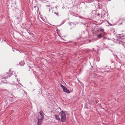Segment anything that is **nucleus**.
<instances>
[{"instance_id":"f257e3e1","label":"nucleus","mask_w":125,"mask_h":125,"mask_svg":"<svg viewBox=\"0 0 125 125\" xmlns=\"http://www.w3.org/2000/svg\"><path fill=\"white\" fill-rule=\"evenodd\" d=\"M11 75V73H5L3 75L0 76V79H6L9 77H10Z\"/></svg>"},{"instance_id":"f03ea898","label":"nucleus","mask_w":125,"mask_h":125,"mask_svg":"<svg viewBox=\"0 0 125 125\" xmlns=\"http://www.w3.org/2000/svg\"><path fill=\"white\" fill-rule=\"evenodd\" d=\"M61 117V122H65L66 120V115L65 113L63 111L60 112Z\"/></svg>"},{"instance_id":"7ed1b4c3","label":"nucleus","mask_w":125,"mask_h":125,"mask_svg":"<svg viewBox=\"0 0 125 125\" xmlns=\"http://www.w3.org/2000/svg\"><path fill=\"white\" fill-rule=\"evenodd\" d=\"M106 35V34L105 32L104 33H101L100 34L97 35V37L99 39H100Z\"/></svg>"},{"instance_id":"20e7f679","label":"nucleus","mask_w":125,"mask_h":125,"mask_svg":"<svg viewBox=\"0 0 125 125\" xmlns=\"http://www.w3.org/2000/svg\"><path fill=\"white\" fill-rule=\"evenodd\" d=\"M60 115H54V117L56 120H58V121H61V118L60 119Z\"/></svg>"},{"instance_id":"39448f33","label":"nucleus","mask_w":125,"mask_h":125,"mask_svg":"<svg viewBox=\"0 0 125 125\" xmlns=\"http://www.w3.org/2000/svg\"><path fill=\"white\" fill-rule=\"evenodd\" d=\"M44 118L39 119L38 122L37 124V125H40L42 123V122Z\"/></svg>"},{"instance_id":"423d86ee","label":"nucleus","mask_w":125,"mask_h":125,"mask_svg":"<svg viewBox=\"0 0 125 125\" xmlns=\"http://www.w3.org/2000/svg\"><path fill=\"white\" fill-rule=\"evenodd\" d=\"M118 35H119V37L120 38H122V39L125 38V34L122 33L118 34Z\"/></svg>"},{"instance_id":"0eeeda50","label":"nucleus","mask_w":125,"mask_h":125,"mask_svg":"<svg viewBox=\"0 0 125 125\" xmlns=\"http://www.w3.org/2000/svg\"><path fill=\"white\" fill-rule=\"evenodd\" d=\"M63 91L65 93H67L68 94L70 93V92L69 90L67 89L66 87H65L63 90Z\"/></svg>"},{"instance_id":"6e6552de","label":"nucleus","mask_w":125,"mask_h":125,"mask_svg":"<svg viewBox=\"0 0 125 125\" xmlns=\"http://www.w3.org/2000/svg\"><path fill=\"white\" fill-rule=\"evenodd\" d=\"M98 29L99 31L100 32H101V33L105 32L104 31V30L103 28H98Z\"/></svg>"},{"instance_id":"1a4fd4ad","label":"nucleus","mask_w":125,"mask_h":125,"mask_svg":"<svg viewBox=\"0 0 125 125\" xmlns=\"http://www.w3.org/2000/svg\"><path fill=\"white\" fill-rule=\"evenodd\" d=\"M39 113L41 116L42 118H44L43 117H44V115H43V112L42 111H41L40 112H39Z\"/></svg>"},{"instance_id":"9d476101","label":"nucleus","mask_w":125,"mask_h":125,"mask_svg":"<svg viewBox=\"0 0 125 125\" xmlns=\"http://www.w3.org/2000/svg\"><path fill=\"white\" fill-rule=\"evenodd\" d=\"M25 64V62L23 61H21L19 62V64L21 66H23Z\"/></svg>"},{"instance_id":"9b49d317","label":"nucleus","mask_w":125,"mask_h":125,"mask_svg":"<svg viewBox=\"0 0 125 125\" xmlns=\"http://www.w3.org/2000/svg\"><path fill=\"white\" fill-rule=\"evenodd\" d=\"M91 102L92 103H95V99L94 97H92L91 98L90 100Z\"/></svg>"},{"instance_id":"f8f14e48","label":"nucleus","mask_w":125,"mask_h":125,"mask_svg":"<svg viewBox=\"0 0 125 125\" xmlns=\"http://www.w3.org/2000/svg\"><path fill=\"white\" fill-rule=\"evenodd\" d=\"M119 24L120 25H125V22L124 21H123L120 23Z\"/></svg>"},{"instance_id":"ddd939ff","label":"nucleus","mask_w":125,"mask_h":125,"mask_svg":"<svg viewBox=\"0 0 125 125\" xmlns=\"http://www.w3.org/2000/svg\"><path fill=\"white\" fill-rule=\"evenodd\" d=\"M17 85H13V86H12V88H13V89H16V88H17Z\"/></svg>"},{"instance_id":"4468645a","label":"nucleus","mask_w":125,"mask_h":125,"mask_svg":"<svg viewBox=\"0 0 125 125\" xmlns=\"http://www.w3.org/2000/svg\"><path fill=\"white\" fill-rule=\"evenodd\" d=\"M60 86L62 88L63 90L65 88V87L62 84H61Z\"/></svg>"},{"instance_id":"2eb2a0df","label":"nucleus","mask_w":125,"mask_h":125,"mask_svg":"<svg viewBox=\"0 0 125 125\" xmlns=\"http://www.w3.org/2000/svg\"><path fill=\"white\" fill-rule=\"evenodd\" d=\"M117 41H118V42H117L118 43L122 44L123 43L122 41H120L119 40H117Z\"/></svg>"},{"instance_id":"dca6fc26","label":"nucleus","mask_w":125,"mask_h":125,"mask_svg":"<svg viewBox=\"0 0 125 125\" xmlns=\"http://www.w3.org/2000/svg\"><path fill=\"white\" fill-rule=\"evenodd\" d=\"M28 33L31 35L32 36H33V33H31V32H28Z\"/></svg>"},{"instance_id":"f3484780","label":"nucleus","mask_w":125,"mask_h":125,"mask_svg":"<svg viewBox=\"0 0 125 125\" xmlns=\"http://www.w3.org/2000/svg\"><path fill=\"white\" fill-rule=\"evenodd\" d=\"M54 14H56V15H57L58 16H59V13H58L57 12V13H56V12H55Z\"/></svg>"},{"instance_id":"a211bd4d","label":"nucleus","mask_w":125,"mask_h":125,"mask_svg":"<svg viewBox=\"0 0 125 125\" xmlns=\"http://www.w3.org/2000/svg\"><path fill=\"white\" fill-rule=\"evenodd\" d=\"M109 25H110V26H113L114 25H115V24H111V23H109Z\"/></svg>"},{"instance_id":"6ab92c4d","label":"nucleus","mask_w":125,"mask_h":125,"mask_svg":"<svg viewBox=\"0 0 125 125\" xmlns=\"http://www.w3.org/2000/svg\"><path fill=\"white\" fill-rule=\"evenodd\" d=\"M84 108H88V107L87 106H86V105H85Z\"/></svg>"},{"instance_id":"aec40b11","label":"nucleus","mask_w":125,"mask_h":125,"mask_svg":"<svg viewBox=\"0 0 125 125\" xmlns=\"http://www.w3.org/2000/svg\"><path fill=\"white\" fill-rule=\"evenodd\" d=\"M81 38V37H77V39L78 40L79 39H80Z\"/></svg>"},{"instance_id":"412c9836","label":"nucleus","mask_w":125,"mask_h":125,"mask_svg":"<svg viewBox=\"0 0 125 125\" xmlns=\"http://www.w3.org/2000/svg\"><path fill=\"white\" fill-rule=\"evenodd\" d=\"M97 15L98 16H99L100 14L99 13H98L97 14Z\"/></svg>"},{"instance_id":"4be33fe9","label":"nucleus","mask_w":125,"mask_h":125,"mask_svg":"<svg viewBox=\"0 0 125 125\" xmlns=\"http://www.w3.org/2000/svg\"><path fill=\"white\" fill-rule=\"evenodd\" d=\"M34 8H36V7H37V6H34Z\"/></svg>"},{"instance_id":"5701e85b","label":"nucleus","mask_w":125,"mask_h":125,"mask_svg":"<svg viewBox=\"0 0 125 125\" xmlns=\"http://www.w3.org/2000/svg\"><path fill=\"white\" fill-rule=\"evenodd\" d=\"M49 10V11H50V8H49V10Z\"/></svg>"},{"instance_id":"b1692460","label":"nucleus","mask_w":125,"mask_h":125,"mask_svg":"<svg viewBox=\"0 0 125 125\" xmlns=\"http://www.w3.org/2000/svg\"><path fill=\"white\" fill-rule=\"evenodd\" d=\"M57 6H55V8H57Z\"/></svg>"},{"instance_id":"393cba45","label":"nucleus","mask_w":125,"mask_h":125,"mask_svg":"<svg viewBox=\"0 0 125 125\" xmlns=\"http://www.w3.org/2000/svg\"><path fill=\"white\" fill-rule=\"evenodd\" d=\"M106 38V37H104V39H105V38Z\"/></svg>"},{"instance_id":"a878e982","label":"nucleus","mask_w":125,"mask_h":125,"mask_svg":"<svg viewBox=\"0 0 125 125\" xmlns=\"http://www.w3.org/2000/svg\"><path fill=\"white\" fill-rule=\"evenodd\" d=\"M47 6V7H49V6Z\"/></svg>"},{"instance_id":"bb28decb","label":"nucleus","mask_w":125,"mask_h":125,"mask_svg":"<svg viewBox=\"0 0 125 125\" xmlns=\"http://www.w3.org/2000/svg\"><path fill=\"white\" fill-rule=\"evenodd\" d=\"M108 22V23L109 24V23H109V22Z\"/></svg>"},{"instance_id":"cd10ccee","label":"nucleus","mask_w":125,"mask_h":125,"mask_svg":"<svg viewBox=\"0 0 125 125\" xmlns=\"http://www.w3.org/2000/svg\"><path fill=\"white\" fill-rule=\"evenodd\" d=\"M37 8L38 9V7H37Z\"/></svg>"}]
</instances>
